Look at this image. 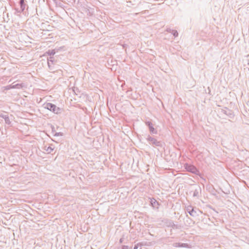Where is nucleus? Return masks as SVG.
I'll use <instances>...</instances> for the list:
<instances>
[{"label": "nucleus", "instance_id": "0eeeda50", "mask_svg": "<svg viewBox=\"0 0 249 249\" xmlns=\"http://www.w3.org/2000/svg\"><path fill=\"white\" fill-rule=\"evenodd\" d=\"M173 246L174 247H181V248H187L188 245L187 244L185 243H174L173 244Z\"/></svg>", "mask_w": 249, "mask_h": 249}, {"label": "nucleus", "instance_id": "a211bd4d", "mask_svg": "<svg viewBox=\"0 0 249 249\" xmlns=\"http://www.w3.org/2000/svg\"><path fill=\"white\" fill-rule=\"evenodd\" d=\"M123 241H124V238H123V237H122V238H121L120 239L119 242H120V243H123Z\"/></svg>", "mask_w": 249, "mask_h": 249}, {"label": "nucleus", "instance_id": "9b49d317", "mask_svg": "<svg viewBox=\"0 0 249 249\" xmlns=\"http://www.w3.org/2000/svg\"><path fill=\"white\" fill-rule=\"evenodd\" d=\"M150 203L153 207H158V202L154 198L151 199Z\"/></svg>", "mask_w": 249, "mask_h": 249}, {"label": "nucleus", "instance_id": "20e7f679", "mask_svg": "<svg viewBox=\"0 0 249 249\" xmlns=\"http://www.w3.org/2000/svg\"><path fill=\"white\" fill-rule=\"evenodd\" d=\"M186 212L188 213L190 215L193 217H196L198 216V214L196 210L194 209L192 206H188L186 208Z\"/></svg>", "mask_w": 249, "mask_h": 249}, {"label": "nucleus", "instance_id": "aec40b11", "mask_svg": "<svg viewBox=\"0 0 249 249\" xmlns=\"http://www.w3.org/2000/svg\"><path fill=\"white\" fill-rule=\"evenodd\" d=\"M59 134H60L59 133H56L55 134V136H59Z\"/></svg>", "mask_w": 249, "mask_h": 249}, {"label": "nucleus", "instance_id": "f257e3e1", "mask_svg": "<svg viewBox=\"0 0 249 249\" xmlns=\"http://www.w3.org/2000/svg\"><path fill=\"white\" fill-rule=\"evenodd\" d=\"M43 107L55 114L60 113L61 112V109L55 105L50 103H47L43 104Z\"/></svg>", "mask_w": 249, "mask_h": 249}, {"label": "nucleus", "instance_id": "4468645a", "mask_svg": "<svg viewBox=\"0 0 249 249\" xmlns=\"http://www.w3.org/2000/svg\"><path fill=\"white\" fill-rule=\"evenodd\" d=\"M4 120H5V123L7 124H11V121L9 119V116H7L5 119H4Z\"/></svg>", "mask_w": 249, "mask_h": 249}, {"label": "nucleus", "instance_id": "9d476101", "mask_svg": "<svg viewBox=\"0 0 249 249\" xmlns=\"http://www.w3.org/2000/svg\"><path fill=\"white\" fill-rule=\"evenodd\" d=\"M23 87L22 84H12L11 85L10 88L13 89H20Z\"/></svg>", "mask_w": 249, "mask_h": 249}, {"label": "nucleus", "instance_id": "f3484780", "mask_svg": "<svg viewBox=\"0 0 249 249\" xmlns=\"http://www.w3.org/2000/svg\"><path fill=\"white\" fill-rule=\"evenodd\" d=\"M131 247H129L128 246L124 245L122 246V249H130Z\"/></svg>", "mask_w": 249, "mask_h": 249}, {"label": "nucleus", "instance_id": "dca6fc26", "mask_svg": "<svg viewBox=\"0 0 249 249\" xmlns=\"http://www.w3.org/2000/svg\"><path fill=\"white\" fill-rule=\"evenodd\" d=\"M7 116H8L7 115L4 114V113H0V117L3 118V119H5Z\"/></svg>", "mask_w": 249, "mask_h": 249}, {"label": "nucleus", "instance_id": "1a4fd4ad", "mask_svg": "<svg viewBox=\"0 0 249 249\" xmlns=\"http://www.w3.org/2000/svg\"><path fill=\"white\" fill-rule=\"evenodd\" d=\"M54 60V58L53 56H50L49 58L48 59V65L50 70H52L51 68V65L53 64Z\"/></svg>", "mask_w": 249, "mask_h": 249}, {"label": "nucleus", "instance_id": "f03ea898", "mask_svg": "<svg viewBox=\"0 0 249 249\" xmlns=\"http://www.w3.org/2000/svg\"><path fill=\"white\" fill-rule=\"evenodd\" d=\"M185 168L186 169V170L188 172H191L196 175H198L199 174V171L196 169V168L195 166L193 165L185 164Z\"/></svg>", "mask_w": 249, "mask_h": 249}, {"label": "nucleus", "instance_id": "39448f33", "mask_svg": "<svg viewBox=\"0 0 249 249\" xmlns=\"http://www.w3.org/2000/svg\"><path fill=\"white\" fill-rule=\"evenodd\" d=\"M145 124L148 126L149 127V131L150 133L151 134H157L158 132L154 128L153 126V124L149 121H146L145 122Z\"/></svg>", "mask_w": 249, "mask_h": 249}, {"label": "nucleus", "instance_id": "2eb2a0df", "mask_svg": "<svg viewBox=\"0 0 249 249\" xmlns=\"http://www.w3.org/2000/svg\"><path fill=\"white\" fill-rule=\"evenodd\" d=\"M199 195V192L198 190L197 189H196L195 191L194 192L193 196H198Z\"/></svg>", "mask_w": 249, "mask_h": 249}, {"label": "nucleus", "instance_id": "423d86ee", "mask_svg": "<svg viewBox=\"0 0 249 249\" xmlns=\"http://www.w3.org/2000/svg\"><path fill=\"white\" fill-rule=\"evenodd\" d=\"M43 149L47 153H51L53 150L54 146L53 144H51L49 146L44 145L43 147Z\"/></svg>", "mask_w": 249, "mask_h": 249}, {"label": "nucleus", "instance_id": "7ed1b4c3", "mask_svg": "<svg viewBox=\"0 0 249 249\" xmlns=\"http://www.w3.org/2000/svg\"><path fill=\"white\" fill-rule=\"evenodd\" d=\"M146 140L149 142L150 144L157 146H161V142L160 141H158L157 139L151 137L149 135L147 136Z\"/></svg>", "mask_w": 249, "mask_h": 249}, {"label": "nucleus", "instance_id": "6ab92c4d", "mask_svg": "<svg viewBox=\"0 0 249 249\" xmlns=\"http://www.w3.org/2000/svg\"><path fill=\"white\" fill-rule=\"evenodd\" d=\"M138 246L137 245H135V247H134V249H138Z\"/></svg>", "mask_w": 249, "mask_h": 249}, {"label": "nucleus", "instance_id": "6e6552de", "mask_svg": "<svg viewBox=\"0 0 249 249\" xmlns=\"http://www.w3.org/2000/svg\"><path fill=\"white\" fill-rule=\"evenodd\" d=\"M19 4L20 6V12H23L25 8L26 4L25 3V0H20Z\"/></svg>", "mask_w": 249, "mask_h": 249}, {"label": "nucleus", "instance_id": "f8f14e48", "mask_svg": "<svg viewBox=\"0 0 249 249\" xmlns=\"http://www.w3.org/2000/svg\"><path fill=\"white\" fill-rule=\"evenodd\" d=\"M167 31L171 33L175 37H177L178 36V33L176 30H171L169 29L167 30Z\"/></svg>", "mask_w": 249, "mask_h": 249}, {"label": "nucleus", "instance_id": "ddd939ff", "mask_svg": "<svg viewBox=\"0 0 249 249\" xmlns=\"http://www.w3.org/2000/svg\"><path fill=\"white\" fill-rule=\"evenodd\" d=\"M47 53L48 54V55H49L50 56H52L53 55L55 52V51L53 50H49L48 51Z\"/></svg>", "mask_w": 249, "mask_h": 249}, {"label": "nucleus", "instance_id": "412c9836", "mask_svg": "<svg viewBox=\"0 0 249 249\" xmlns=\"http://www.w3.org/2000/svg\"><path fill=\"white\" fill-rule=\"evenodd\" d=\"M10 87H11V85H10V86H9L8 87V88H7V89H11V88H10Z\"/></svg>", "mask_w": 249, "mask_h": 249}]
</instances>
